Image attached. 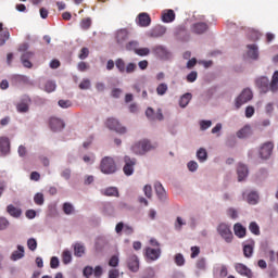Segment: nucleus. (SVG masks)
Listing matches in <instances>:
<instances>
[{"label":"nucleus","instance_id":"21","mask_svg":"<svg viewBox=\"0 0 278 278\" xmlns=\"http://www.w3.org/2000/svg\"><path fill=\"white\" fill-rule=\"evenodd\" d=\"M175 11L173 9H166L162 11L161 21L163 23H173L175 21Z\"/></svg>","mask_w":278,"mask_h":278},{"label":"nucleus","instance_id":"23","mask_svg":"<svg viewBox=\"0 0 278 278\" xmlns=\"http://www.w3.org/2000/svg\"><path fill=\"white\" fill-rule=\"evenodd\" d=\"M213 275L215 278H225L227 275H229V270L227 268V265H217L214 268Z\"/></svg>","mask_w":278,"mask_h":278},{"label":"nucleus","instance_id":"53","mask_svg":"<svg viewBox=\"0 0 278 278\" xmlns=\"http://www.w3.org/2000/svg\"><path fill=\"white\" fill-rule=\"evenodd\" d=\"M27 247L29 251H36L38 249V241H36L34 238H29L27 240Z\"/></svg>","mask_w":278,"mask_h":278},{"label":"nucleus","instance_id":"56","mask_svg":"<svg viewBox=\"0 0 278 278\" xmlns=\"http://www.w3.org/2000/svg\"><path fill=\"white\" fill-rule=\"evenodd\" d=\"M174 260L177 266H184L186 264V258H184V254L181 253L176 254Z\"/></svg>","mask_w":278,"mask_h":278},{"label":"nucleus","instance_id":"32","mask_svg":"<svg viewBox=\"0 0 278 278\" xmlns=\"http://www.w3.org/2000/svg\"><path fill=\"white\" fill-rule=\"evenodd\" d=\"M8 214H10V216H13V218H18L21 216V214H23V212L21 211V208L10 204L7 207Z\"/></svg>","mask_w":278,"mask_h":278},{"label":"nucleus","instance_id":"3","mask_svg":"<svg viewBox=\"0 0 278 278\" xmlns=\"http://www.w3.org/2000/svg\"><path fill=\"white\" fill-rule=\"evenodd\" d=\"M217 232L228 244L233 241V232L231 231V226L229 224H219L217 226Z\"/></svg>","mask_w":278,"mask_h":278},{"label":"nucleus","instance_id":"37","mask_svg":"<svg viewBox=\"0 0 278 278\" xmlns=\"http://www.w3.org/2000/svg\"><path fill=\"white\" fill-rule=\"evenodd\" d=\"M62 262L63 264L67 265L73 262V253L70 250H64L62 253Z\"/></svg>","mask_w":278,"mask_h":278},{"label":"nucleus","instance_id":"20","mask_svg":"<svg viewBox=\"0 0 278 278\" xmlns=\"http://www.w3.org/2000/svg\"><path fill=\"white\" fill-rule=\"evenodd\" d=\"M136 23L139 27H149L151 25V16L148 13H140L136 18Z\"/></svg>","mask_w":278,"mask_h":278},{"label":"nucleus","instance_id":"55","mask_svg":"<svg viewBox=\"0 0 278 278\" xmlns=\"http://www.w3.org/2000/svg\"><path fill=\"white\" fill-rule=\"evenodd\" d=\"M251 131V127L249 126H245L243 127L242 129H240L238 132H237V136L239 138H247L249 136V132Z\"/></svg>","mask_w":278,"mask_h":278},{"label":"nucleus","instance_id":"34","mask_svg":"<svg viewBox=\"0 0 278 278\" xmlns=\"http://www.w3.org/2000/svg\"><path fill=\"white\" fill-rule=\"evenodd\" d=\"M269 90L271 92H277L278 90V71L274 72L271 77V83L269 84Z\"/></svg>","mask_w":278,"mask_h":278},{"label":"nucleus","instance_id":"8","mask_svg":"<svg viewBox=\"0 0 278 278\" xmlns=\"http://www.w3.org/2000/svg\"><path fill=\"white\" fill-rule=\"evenodd\" d=\"M242 197L249 205H257V203H260V193H257V191L245 190L243 191Z\"/></svg>","mask_w":278,"mask_h":278},{"label":"nucleus","instance_id":"9","mask_svg":"<svg viewBox=\"0 0 278 278\" xmlns=\"http://www.w3.org/2000/svg\"><path fill=\"white\" fill-rule=\"evenodd\" d=\"M29 103H31V99H29L28 96H23L16 104L17 112L20 114H27V112H29Z\"/></svg>","mask_w":278,"mask_h":278},{"label":"nucleus","instance_id":"17","mask_svg":"<svg viewBox=\"0 0 278 278\" xmlns=\"http://www.w3.org/2000/svg\"><path fill=\"white\" fill-rule=\"evenodd\" d=\"M166 34V27L159 25L148 31L149 38H162Z\"/></svg>","mask_w":278,"mask_h":278},{"label":"nucleus","instance_id":"38","mask_svg":"<svg viewBox=\"0 0 278 278\" xmlns=\"http://www.w3.org/2000/svg\"><path fill=\"white\" fill-rule=\"evenodd\" d=\"M83 162H85V164H87L88 166H92V164L97 162V155H94L93 153L85 154L83 156Z\"/></svg>","mask_w":278,"mask_h":278},{"label":"nucleus","instance_id":"63","mask_svg":"<svg viewBox=\"0 0 278 278\" xmlns=\"http://www.w3.org/2000/svg\"><path fill=\"white\" fill-rule=\"evenodd\" d=\"M124 229H125V224L123 222H119L116 224L115 232L117 233V236H123Z\"/></svg>","mask_w":278,"mask_h":278},{"label":"nucleus","instance_id":"18","mask_svg":"<svg viewBox=\"0 0 278 278\" xmlns=\"http://www.w3.org/2000/svg\"><path fill=\"white\" fill-rule=\"evenodd\" d=\"M129 39V31L127 29H118L115 33V40L117 45H125Z\"/></svg>","mask_w":278,"mask_h":278},{"label":"nucleus","instance_id":"62","mask_svg":"<svg viewBox=\"0 0 278 278\" xmlns=\"http://www.w3.org/2000/svg\"><path fill=\"white\" fill-rule=\"evenodd\" d=\"M8 227H10V222L4 217H0V231H5Z\"/></svg>","mask_w":278,"mask_h":278},{"label":"nucleus","instance_id":"15","mask_svg":"<svg viewBox=\"0 0 278 278\" xmlns=\"http://www.w3.org/2000/svg\"><path fill=\"white\" fill-rule=\"evenodd\" d=\"M236 271L241 275V277H247V278H253V271L251 268L247 267V265L238 263L235 266Z\"/></svg>","mask_w":278,"mask_h":278},{"label":"nucleus","instance_id":"61","mask_svg":"<svg viewBox=\"0 0 278 278\" xmlns=\"http://www.w3.org/2000/svg\"><path fill=\"white\" fill-rule=\"evenodd\" d=\"M210 127H212V121H201L200 122V129L202 131L210 129Z\"/></svg>","mask_w":278,"mask_h":278},{"label":"nucleus","instance_id":"54","mask_svg":"<svg viewBox=\"0 0 278 278\" xmlns=\"http://www.w3.org/2000/svg\"><path fill=\"white\" fill-rule=\"evenodd\" d=\"M8 40H10V31L5 30L0 34V47H3Z\"/></svg>","mask_w":278,"mask_h":278},{"label":"nucleus","instance_id":"28","mask_svg":"<svg viewBox=\"0 0 278 278\" xmlns=\"http://www.w3.org/2000/svg\"><path fill=\"white\" fill-rule=\"evenodd\" d=\"M190 101H192V93L187 92L180 97L179 106L184 110L188 108V104L190 103Z\"/></svg>","mask_w":278,"mask_h":278},{"label":"nucleus","instance_id":"64","mask_svg":"<svg viewBox=\"0 0 278 278\" xmlns=\"http://www.w3.org/2000/svg\"><path fill=\"white\" fill-rule=\"evenodd\" d=\"M121 271L118 269L109 270V278H119Z\"/></svg>","mask_w":278,"mask_h":278},{"label":"nucleus","instance_id":"48","mask_svg":"<svg viewBox=\"0 0 278 278\" xmlns=\"http://www.w3.org/2000/svg\"><path fill=\"white\" fill-rule=\"evenodd\" d=\"M249 229L254 236H260V225H257V223L251 222L249 225Z\"/></svg>","mask_w":278,"mask_h":278},{"label":"nucleus","instance_id":"31","mask_svg":"<svg viewBox=\"0 0 278 278\" xmlns=\"http://www.w3.org/2000/svg\"><path fill=\"white\" fill-rule=\"evenodd\" d=\"M86 253V247L83 243H75L74 244V255L76 257H84V254Z\"/></svg>","mask_w":278,"mask_h":278},{"label":"nucleus","instance_id":"58","mask_svg":"<svg viewBox=\"0 0 278 278\" xmlns=\"http://www.w3.org/2000/svg\"><path fill=\"white\" fill-rule=\"evenodd\" d=\"M118 264H119L118 255H113L109 261V266H111L112 268H116Z\"/></svg>","mask_w":278,"mask_h":278},{"label":"nucleus","instance_id":"4","mask_svg":"<svg viewBox=\"0 0 278 278\" xmlns=\"http://www.w3.org/2000/svg\"><path fill=\"white\" fill-rule=\"evenodd\" d=\"M29 49V45L24 43L20 47V51L22 52L21 62L25 68H31L33 64L29 62L31 58H34V52L27 51Z\"/></svg>","mask_w":278,"mask_h":278},{"label":"nucleus","instance_id":"12","mask_svg":"<svg viewBox=\"0 0 278 278\" xmlns=\"http://www.w3.org/2000/svg\"><path fill=\"white\" fill-rule=\"evenodd\" d=\"M256 86L263 94H266L270 90V80L266 76H262L256 79Z\"/></svg>","mask_w":278,"mask_h":278},{"label":"nucleus","instance_id":"25","mask_svg":"<svg viewBox=\"0 0 278 278\" xmlns=\"http://www.w3.org/2000/svg\"><path fill=\"white\" fill-rule=\"evenodd\" d=\"M154 189L160 201H166V190L164 189V186H162V182L156 181L154 184Z\"/></svg>","mask_w":278,"mask_h":278},{"label":"nucleus","instance_id":"30","mask_svg":"<svg viewBox=\"0 0 278 278\" xmlns=\"http://www.w3.org/2000/svg\"><path fill=\"white\" fill-rule=\"evenodd\" d=\"M195 156L201 164H204V162H207V150L205 148L198 149Z\"/></svg>","mask_w":278,"mask_h":278},{"label":"nucleus","instance_id":"42","mask_svg":"<svg viewBox=\"0 0 278 278\" xmlns=\"http://www.w3.org/2000/svg\"><path fill=\"white\" fill-rule=\"evenodd\" d=\"M58 88V85L53 80H48L45 86L46 92H55V89Z\"/></svg>","mask_w":278,"mask_h":278},{"label":"nucleus","instance_id":"59","mask_svg":"<svg viewBox=\"0 0 278 278\" xmlns=\"http://www.w3.org/2000/svg\"><path fill=\"white\" fill-rule=\"evenodd\" d=\"M227 216H229V218H232V220H236V218H238V210L233 207L228 208Z\"/></svg>","mask_w":278,"mask_h":278},{"label":"nucleus","instance_id":"19","mask_svg":"<svg viewBox=\"0 0 278 278\" xmlns=\"http://www.w3.org/2000/svg\"><path fill=\"white\" fill-rule=\"evenodd\" d=\"M238 181H244L249 177V167L242 163L237 166Z\"/></svg>","mask_w":278,"mask_h":278},{"label":"nucleus","instance_id":"39","mask_svg":"<svg viewBox=\"0 0 278 278\" xmlns=\"http://www.w3.org/2000/svg\"><path fill=\"white\" fill-rule=\"evenodd\" d=\"M103 194H105V197H118V188L109 187L104 189Z\"/></svg>","mask_w":278,"mask_h":278},{"label":"nucleus","instance_id":"6","mask_svg":"<svg viewBox=\"0 0 278 278\" xmlns=\"http://www.w3.org/2000/svg\"><path fill=\"white\" fill-rule=\"evenodd\" d=\"M251 99H253V91H251V89H243L235 101L237 110H240V108L243 106L244 103H249Z\"/></svg>","mask_w":278,"mask_h":278},{"label":"nucleus","instance_id":"27","mask_svg":"<svg viewBox=\"0 0 278 278\" xmlns=\"http://www.w3.org/2000/svg\"><path fill=\"white\" fill-rule=\"evenodd\" d=\"M233 231L237 238H244V236H247V228L240 223L233 225Z\"/></svg>","mask_w":278,"mask_h":278},{"label":"nucleus","instance_id":"46","mask_svg":"<svg viewBox=\"0 0 278 278\" xmlns=\"http://www.w3.org/2000/svg\"><path fill=\"white\" fill-rule=\"evenodd\" d=\"M58 105L62 108V110H68V108H73V102L71 100H59Z\"/></svg>","mask_w":278,"mask_h":278},{"label":"nucleus","instance_id":"7","mask_svg":"<svg viewBox=\"0 0 278 278\" xmlns=\"http://www.w3.org/2000/svg\"><path fill=\"white\" fill-rule=\"evenodd\" d=\"M124 162H125V165L123 167L124 174L126 175V177H131V175H134L135 167L138 161L134 157L126 155L124 157Z\"/></svg>","mask_w":278,"mask_h":278},{"label":"nucleus","instance_id":"35","mask_svg":"<svg viewBox=\"0 0 278 278\" xmlns=\"http://www.w3.org/2000/svg\"><path fill=\"white\" fill-rule=\"evenodd\" d=\"M168 92V85L166 83H161L156 87V94L159 97H164Z\"/></svg>","mask_w":278,"mask_h":278},{"label":"nucleus","instance_id":"40","mask_svg":"<svg viewBox=\"0 0 278 278\" xmlns=\"http://www.w3.org/2000/svg\"><path fill=\"white\" fill-rule=\"evenodd\" d=\"M34 203H36L39 206L45 205V194L42 192H37L34 195Z\"/></svg>","mask_w":278,"mask_h":278},{"label":"nucleus","instance_id":"11","mask_svg":"<svg viewBox=\"0 0 278 278\" xmlns=\"http://www.w3.org/2000/svg\"><path fill=\"white\" fill-rule=\"evenodd\" d=\"M127 266L131 273H138L140 270V260L136 254L128 256Z\"/></svg>","mask_w":278,"mask_h":278},{"label":"nucleus","instance_id":"49","mask_svg":"<svg viewBox=\"0 0 278 278\" xmlns=\"http://www.w3.org/2000/svg\"><path fill=\"white\" fill-rule=\"evenodd\" d=\"M137 68H138V65H136V63L130 62L126 65L125 73L126 75H131L132 73H136Z\"/></svg>","mask_w":278,"mask_h":278},{"label":"nucleus","instance_id":"13","mask_svg":"<svg viewBox=\"0 0 278 278\" xmlns=\"http://www.w3.org/2000/svg\"><path fill=\"white\" fill-rule=\"evenodd\" d=\"M247 58L250 60H260V48L255 43H251L247 46Z\"/></svg>","mask_w":278,"mask_h":278},{"label":"nucleus","instance_id":"44","mask_svg":"<svg viewBox=\"0 0 278 278\" xmlns=\"http://www.w3.org/2000/svg\"><path fill=\"white\" fill-rule=\"evenodd\" d=\"M138 47H140V43L136 40H132L126 45V50L134 51V53H136V51H138Z\"/></svg>","mask_w":278,"mask_h":278},{"label":"nucleus","instance_id":"50","mask_svg":"<svg viewBox=\"0 0 278 278\" xmlns=\"http://www.w3.org/2000/svg\"><path fill=\"white\" fill-rule=\"evenodd\" d=\"M63 212H64V214H67V216H68L71 214H73V212H75V207L73 206V204L65 202L63 204Z\"/></svg>","mask_w":278,"mask_h":278},{"label":"nucleus","instance_id":"43","mask_svg":"<svg viewBox=\"0 0 278 278\" xmlns=\"http://www.w3.org/2000/svg\"><path fill=\"white\" fill-rule=\"evenodd\" d=\"M115 66H116V68H117V71H118V73H122V74H124L125 73V70H126V65H125V61L123 60V59H117L116 61H115Z\"/></svg>","mask_w":278,"mask_h":278},{"label":"nucleus","instance_id":"22","mask_svg":"<svg viewBox=\"0 0 278 278\" xmlns=\"http://www.w3.org/2000/svg\"><path fill=\"white\" fill-rule=\"evenodd\" d=\"M160 255H162V250L160 249L147 248L146 250V256L151 262H156V260H160Z\"/></svg>","mask_w":278,"mask_h":278},{"label":"nucleus","instance_id":"10","mask_svg":"<svg viewBox=\"0 0 278 278\" xmlns=\"http://www.w3.org/2000/svg\"><path fill=\"white\" fill-rule=\"evenodd\" d=\"M273 149H275V144L270 141L264 143L260 149V155L262 160H268L270 155H273Z\"/></svg>","mask_w":278,"mask_h":278},{"label":"nucleus","instance_id":"57","mask_svg":"<svg viewBox=\"0 0 278 278\" xmlns=\"http://www.w3.org/2000/svg\"><path fill=\"white\" fill-rule=\"evenodd\" d=\"M94 273V268H92V266H86L83 270V275L86 278H90L92 277V274Z\"/></svg>","mask_w":278,"mask_h":278},{"label":"nucleus","instance_id":"52","mask_svg":"<svg viewBox=\"0 0 278 278\" xmlns=\"http://www.w3.org/2000/svg\"><path fill=\"white\" fill-rule=\"evenodd\" d=\"M142 278H155V269L153 267H148L143 271Z\"/></svg>","mask_w":278,"mask_h":278},{"label":"nucleus","instance_id":"33","mask_svg":"<svg viewBox=\"0 0 278 278\" xmlns=\"http://www.w3.org/2000/svg\"><path fill=\"white\" fill-rule=\"evenodd\" d=\"M186 225H187L186 219L181 216H178L174 223V229L175 231H181V229H184Z\"/></svg>","mask_w":278,"mask_h":278},{"label":"nucleus","instance_id":"41","mask_svg":"<svg viewBox=\"0 0 278 278\" xmlns=\"http://www.w3.org/2000/svg\"><path fill=\"white\" fill-rule=\"evenodd\" d=\"M91 87L92 83L88 78H84L78 86L80 90H90Z\"/></svg>","mask_w":278,"mask_h":278},{"label":"nucleus","instance_id":"60","mask_svg":"<svg viewBox=\"0 0 278 278\" xmlns=\"http://www.w3.org/2000/svg\"><path fill=\"white\" fill-rule=\"evenodd\" d=\"M199 77V74L195 71H192L190 74L187 75V81L189 84H194V80Z\"/></svg>","mask_w":278,"mask_h":278},{"label":"nucleus","instance_id":"14","mask_svg":"<svg viewBox=\"0 0 278 278\" xmlns=\"http://www.w3.org/2000/svg\"><path fill=\"white\" fill-rule=\"evenodd\" d=\"M50 129L52 131H62L66 125L64 124V121L58 118V117H51L49 121Z\"/></svg>","mask_w":278,"mask_h":278},{"label":"nucleus","instance_id":"5","mask_svg":"<svg viewBox=\"0 0 278 278\" xmlns=\"http://www.w3.org/2000/svg\"><path fill=\"white\" fill-rule=\"evenodd\" d=\"M106 127L111 129V131H116V134H119L121 136L127 134V127L122 126L121 122L113 117L106 119Z\"/></svg>","mask_w":278,"mask_h":278},{"label":"nucleus","instance_id":"45","mask_svg":"<svg viewBox=\"0 0 278 278\" xmlns=\"http://www.w3.org/2000/svg\"><path fill=\"white\" fill-rule=\"evenodd\" d=\"M91 25H92V20L90 17H86L80 21V28L85 30L90 29Z\"/></svg>","mask_w":278,"mask_h":278},{"label":"nucleus","instance_id":"36","mask_svg":"<svg viewBox=\"0 0 278 278\" xmlns=\"http://www.w3.org/2000/svg\"><path fill=\"white\" fill-rule=\"evenodd\" d=\"M253 247H254L253 242L243 244V255H244V257H252L253 256Z\"/></svg>","mask_w":278,"mask_h":278},{"label":"nucleus","instance_id":"1","mask_svg":"<svg viewBox=\"0 0 278 278\" xmlns=\"http://www.w3.org/2000/svg\"><path fill=\"white\" fill-rule=\"evenodd\" d=\"M154 149H157V143H153L149 139H140L131 146L130 151H132L135 155H147V153Z\"/></svg>","mask_w":278,"mask_h":278},{"label":"nucleus","instance_id":"26","mask_svg":"<svg viewBox=\"0 0 278 278\" xmlns=\"http://www.w3.org/2000/svg\"><path fill=\"white\" fill-rule=\"evenodd\" d=\"M25 257V248L23 245H17V250H15L12 255V262H18V260H23Z\"/></svg>","mask_w":278,"mask_h":278},{"label":"nucleus","instance_id":"24","mask_svg":"<svg viewBox=\"0 0 278 278\" xmlns=\"http://www.w3.org/2000/svg\"><path fill=\"white\" fill-rule=\"evenodd\" d=\"M10 153V139L8 137L0 138V155Z\"/></svg>","mask_w":278,"mask_h":278},{"label":"nucleus","instance_id":"47","mask_svg":"<svg viewBox=\"0 0 278 278\" xmlns=\"http://www.w3.org/2000/svg\"><path fill=\"white\" fill-rule=\"evenodd\" d=\"M187 168L189 173H197V170H199V163H197V161H189L187 163Z\"/></svg>","mask_w":278,"mask_h":278},{"label":"nucleus","instance_id":"2","mask_svg":"<svg viewBox=\"0 0 278 278\" xmlns=\"http://www.w3.org/2000/svg\"><path fill=\"white\" fill-rule=\"evenodd\" d=\"M100 170L103 175H114L116 173V162L112 156H104L100 162Z\"/></svg>","mask_w":278,"mask_h":278},{"label":"nucleus","instance_id":"51","mask_svg":"<svg viewBox=\"0 0 278 278\" xmlns=\"http://www.w3.org/2000/svg\"><path fill=\"white\" fill-rule=\"evenodd\" d=\"M136 55H139L140 58H144L151 53V50L149 48H137Z\"/></svg>","mask_w":278,"mask_h":278},{"label":"nucleus","instance_id":"29","mask_svg":"<svg viewBox=\"0 0 278 278\" xmlns=\"http://www.w3.org/2000/svg\"><path fill=\"white\" fill-rule=\"evenodd\" d=\"M192 31L194 34H205L207 31V24L201 22V23H195L192 26Z\"/></svg>","mask_w":278,"mask_h":278},{"label":"nucleus","instance_id":"16","mask_svg":"<svg viewBox=\"0 0 278 278\" xmlns=\"http://www.w3.org/2000/svg\"><path fill=\"white\" fill-rule=\"evenodd\" d=\"M153 52L157 55L161 60H168L170 58V52L164 46H155L153 48Z\"/></svg>","mask_w":278,"mask_h":278}]
</instances>
